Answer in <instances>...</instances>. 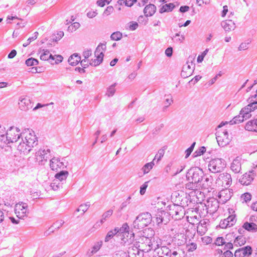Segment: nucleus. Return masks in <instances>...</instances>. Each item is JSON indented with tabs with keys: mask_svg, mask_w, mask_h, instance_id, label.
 I'll return each instance as SVG.
<instances>
[{
	"mask_svg": "<svg viewBox=\"0 0 257 257\" xmlns=\"http://www.w3.org/2000/svg\"><path fill=\"white\" fill-rule=\"evenodd\" d=\"M143 233L144 234L136 241L137 245L140 247L139 249L143 253L148 252L161 244V239L158 236H154L153 230L148 228Z\"/></svg>",
	"mask_w": 257,
	"mask_h": 257,
	"instance_id": "nucleus-1",
	"label": "nucleus"
},
{
	"mask_svg": "<svg viewBox=\"0 0 257 257\" xmlns=\"http://www.w3.org/2000/svg\"><path fill=\"white\" fill-rule=\"evenodd\" d=\"M38 144L37 137L35 133L29 129L22 132V140L17 146V149L20 152L27 154L30 152L32 148Z\"/></svg>",
	"mask_w": 257,
	"mask_h": 257,
	"instance_id": "nucleus-2",
	"label": "nucleus"
},
{
	"mask_svg": "<svg viewBox=\"0 0 257 257\" xmlns=\"http://www.w3.org/2000/svg\"><path fill=\"white\" fill-rule=\"evenodd\" d=\"M169 246H156L154 249L153 257H181L178 253L179 248H171V244H168Z\"/></svg>",
	"mask_w": 257,
	"mask_h": 257,
	"instance_id": "nucleus-3",
	"label": "nucleus"
},
{
	"mask_svg": "<svg viewBox=\"0 0 257 257\" xmlns=\"http://www.w3.org/2000/svg\"><path fill=\"white\" fill-rule=\"evenodd\" d=\"M118 233L122 234L120 244L124 247L128 246L134 240V233L130 232V227L126 223H123L120 228L118 227Z\"/></svg>",
	"mask_w": 257,
	"mask_h": 257,
	"instance_id": "nucleus-4",
	"label": "nucleus"
},
{
	"mask_svg": "<svg viewBox=\"0 0 257 257\" xmlns=\"http://www.w3.org/2000/svg\"><path fill=\"white\" fill-rule=\"evenodd\" d=\"M22 132H21L20 130L17 127L11 126L7 130L6 135V139L8 140L5 141V145H8L11 147V144L17 143L20 138H22Z\"/></svg>",
	"mask_w": 257,
	"mask_h": 257,
	"instance_id": "nucleus-5",
	"label": "nucleus"
},
{
	"mask_svg": "<svg viewBox=\"0 0 257 257\" xmlns=\"http://www.w3.org/2000/svg\"><path fill=\"white\" fill-rule=\"evenodd\" d=\"M152 221V215L149 212L139 214L133 222L135 228L141 229L148 226Z\"/></svg>",
	"mask_w": 257,
	"mask_h": 257,
	"instance_id": "nucleus-6",
	"label": "nucleus"
},
{
	"mask_svg": "<svg viewBox=\"0 0 257 257\" xmlns=\"http://www.w3.org/2000/svg\"><path fill=\"white\" fill-rule=\"evenodd\" d=\"M203 176V170L197 167L191 168L186 174V178L188 181H194L197 183L201 182Z\"/></svg>",
	"mask_w": 257,
	"mask_h": 257,
	"instance_id": "nucleus-7",
	"label": "nucleus"
},
{
	"mask_svg": "<svg viewBox=\"0 0 257 257\" xmlns=\"http://www.w3.org/2000/svg\"><path fill=\"white\" fill-rule=\"evenodd\" d=\"M226 167V162L224 160L220 158H215L209 161L208 164L209 170L213 173L220 172Z\"/></svg>",
	"mask_w": 257,
	"mask_h": 257,
	"instance_id": "nucleus-8",
	"label": "nucleus"
},
{
	"mask_svg": "<svg viewBox=\"0 0 257 257\" xmlns=\"http://www.w3.org/2000/svg\"><path fill=\"white\" fill-rule=\"evenodd\" d=\"M167 208V214L171 216L172 218L176 219H180L183 216V209L181 206L173 204L169 205Z\"/></svg>",
	"mask_w": 257,
	"mask_h": 257,
	"instance_id": "nucleus-9",
	"label": "nucleus"
},
{
	"mask_svg": "<svg viewBox=\"0 0 257 257\" xmlns=\"http://www.w3.org/2000/svg\"><path fill=\"white\" fill-rule=\"evenodd\" d=\"M216 138L219 146L223 147L229 144L230 139L228 132L225 130H219L216 133Z\"/></svg>",
	"mask_w": 257,
	"mask_h": 257,
	"instance_id": "nucleus-10",
	"label": "nucleus"
},
{
	"mask_svg": "<svg viewBox=\"0 0 257 257\" xmlns=\"http://www.w3.org/2000/svg\"><path fill=\"white\" fill-rule=\"evenodd\" d=\"M231 183L232 178L230 174L226 172L220 174L216 180L217 185L225 188L229 187Z\"/></svg>",
	"mask_w": 257,
	"mask_h": 257,
	"instance_id": "nucleus-11",
	"label": "nucleus"
},
{
	"mask_svg": "<svg viewBox=\"0 0 257 257\" xmlns=\"http://www.w3.org/2000/svg\"><path fill=\"white\" fill-rule=\"evenodd\" d=\"M64 158L60 159L57 157H53L50 160V167L53 170L57 171L59 169H64L67 167L68 162H64Z\"/></svg>",
	"mask_w": 257,
	"mask_h": 257,
	"instance_id": "nucleus-12",
	"label": "nucleus"
},
{
	"mask_svg": "<svg viewBox=\"0 0 257 257\" xmlns=\"http://www.w3.org/2000/svg\"><path fill=\"white\" fill-rule=\"evenodd\" d=\"M219 201L213 197L209 198L205 204L206 213L213 214L217 211L219 207Z\"/></svg>",
	"mask_w": 257,
	"mask_h": 257,
	"instance_id": "nucleus-13",
	"label": "nucleus"
},
{
	"mask_svg": "<svg viewBox=\"0 0 257 257\" xmlns=\"http://www.w3.org/2000/svg\"><path fill=\"white\" fill-rule=\"evenodd\" d=\"M15 212L19 219H24L27 216V213H28L27 204L23 202L16 204Z\"/></svg>",
	"mask_w": 257,
	"mask_h": 257,
	"instance_id": "nucleus-14",
	"label": "nucleus"
},
{
	"mask_svg": "<svg viewBox=\"0 0 257 257\" xmlns=\"http://www.w3.org/2000/svg\"><path fill=\"white\" fill-rule=\"evenodd\" d=\"M129 244L128 246H125L127 247V253L128 257H143L144 253L141 249H139L138 245H137V243Z\"/></svg>",
	"mask_w": 257,
	"mask_h": 257,
	"instance_id": "nucleus-15",
	"label": "nucleus"
},
{
	"mask_svg": "<svg viewBox=\"0 0 257 257\" xmlns=\"http://www.w3.org/2000/svg\"><path fill=\"white\" fill-rule=\"evenodd\" d=\"M250 103L242 108L240 111V114L243 115V117H245V119H247L251 117L250 112L257 108V101H249Z\"/></svg>",
	"mask_w": 257,
	"mask_h": 257,
	"instance_id": "nucleus-16",
	"label": "nucleus"
},
{
	"mask_svg": "<svg viewBox=\"0 0 257 257\" xmlns=\"http://www.w3.org/2000/svg\"><path fill=\"white\" fill-rule=\"evenodd\" d=\"M232 190L227 188L221 190L218 194V197L220 203L224 204L231 197L233 192Z\"/></svg>",
	"mask_w": 257,
	"mask_h": 257,
	"instance_id": "nucleus-17",
	"label": "nucleus"
},
{
	"mask_svg": "<svg viewBox=\"0 0 257 257\" xmlns=\"http://www.w3.org/2000/svg\"><path fill=\"white\" fill-rule=\"evenodd\" d=\"M252 253V248L250 246H246L236 249L234 252V257H244L249 256Z\"/></svg>",
	"mask_w": 257,
	"mask_h": 257,
	"instance_id": "nucleus-18",
	"label": "nucleus"
},
{
	"mask_svg": "<svg viewBox=\"0 0 257 257\" xmlns=\"http://www.w3.org/2000/svg\"><path fill=\"white\" fill-rule=\"evenodd\" d=\"M19 107L21 110H26L31 108L32 103L28 96H21L19 98Z\"/></svg>",
	"mask_w": 257,
	"mask_h": 257,
	"instance_id": "nucleus-19",
	"label": "nucleus"
},
{
	"mask_svg": "<svg viewBox=\"0 0 257 257\" xmlns=\"http://www.w3.org/2000/svg\"><path fill=\"white\" fill-rule=\"evenodd\" d=\"M254 176V171H250L248 173H245L242 177L239 179V182L244 185H248L253 180Z\"/></svg>",
	"mask_w": 257,
	"mask_h": 257,
	"instance_id": "nucleus-20",
	"label": "nucleus"
},
{
	"mask_svg": "<svg viewBox=\"0 0 257 257\" xmlns=\"http://www.w3.org/2000/svg\"><path fill=\"white\" fill-rule=\"evenodd\" d=\"M221 27L226 32L234 30L236 28L235 23L231 20L223 21L221 23Z\"/></svg>",
	"mask_w": 257,
	"mask_h": 257,
	"instance_id": "nucleus-21",
	"label": "nucleus"
},
{
	"mask_svg": "<svg viewBox=\"0 0 257 257\" xmlns=\"http://www.w3.org/2000/svg\"><path fill=\"white\" fill-rule=\"evenodd\" d=\"M230 169L234 173H240L241 168L240 160L238 157L233 160L231 164Z\"/></svg>",
	"mask_w": 257,
	"mask_h": 257,
	"instance_id": "nucleus-22",
	"label": "nucleus"
},
{
	"mask_svg": "<svg viewBox=\"0 0 257 257\" xmlns=\"http://www.w3.org/2000/svg\"><path fill=\"white\" fill-rule=\"evenodd\" d=\"M246 130L257 133V118L248 121L245 126Z\"/></svg>",
	"mask_w": 257,
	"mask_h": 257,
	"instance_id": "nucleus-23",
	"label": "nucleus"
},
{
	"mask_svg": "<svg viewBox=\"0 0 257 257\" xmlns=\"http://www.w3.org/2000/svg\"><path fill=\"white\" fill-rule=\"evenodd\" d=\"M156 11V7L153 4H149L146 6L144 10V13L146 17L152 16Z\"/></svg>",
	"mask_w": 257,
	"mask_h": 257,
	"instance_id": "nucleus-24",
	"label": "nucleus"
},
{
	"mask_svg": "<svg viewBox=\"0 0 257 257\" xmlns=\"http://www.w3.org/2000/svg\"><path fill=\"white\" fill-rule=\"evenodd\" d=\"M69 173L67 171L62 170L55 174L54 180L63 183V182L65 181Z\"/></svg>",
	"mask_w": 257,
	"mask_h": 257,
	"instance_id": "nucleus-25",
	"label": "nucleus"
},
{
	"mask_svg": "<svg viewBox=\"0 0 257 257\" xmlns=\"http://www.w3.org/2000/svg\"><path fill=\"white\" fill-rule=\"evenodd\" d=\"M167 212L161 210L159 211L156 214V220L158 224L164 222L166 224L168 221L165 219V217L168 216Z\"/></svg>",
	"mask_w": 257,
	"mask_h": 257,
	"instance_id": "nucleus-26",
	"label": "nucleus"
},
{
	"mask_svg": "<svg viewBox=\"0 0 257 257\" xmlns=\"http://www.w3.org/2000/svg\"><path fill=\"white\" fill-rule=\"evenodd\" d=\"M94 55L96 58L94 60L92 59L89 62V65L93 66H96L99 65L102 62L104 54L101 53L100 54H99V55Z\"/></svg>",
	"mask_w": 257,
	"mask_h": 257,
	"instance_id": "nucleus-27",
	"label": "nucleus"
},
{
	"mask_svg": "<svg viewBox=\"0 0 257 257\" xmlns=\"http://www.w3.org/2000/svg\"><path fill=\"white\" fill-rule=\"evenodd\" d=\"M242 227L245 230L250 232H255L257 231V225L253 222H245Z\"/></svg>",
	"mask_w": 257,
	"mask_h": 257,
	"instance_id": "nucleus-28",
	"label": "nucleus"
},
{
	"mask_svg": "<svg viewBox=\"0 0 257 257\" xmlns=\"http://www.w3.org/2000/svg\"><path fill=\"white\" fill-rule=\"evenodd\" d=\"M41 51L42 52L40 56L41 60L43 61H46L49 59L55 60L54 56L50 53V51L48 50L43 49L41 50Z\"/></svg>",
	"mask_w": 257,
	"mask_h": 257,
	"instance_id": "nucleus-29",
	"label": "nucleus"
},
{
	"mask_svg": "<svg viewBox=\"0 0 257 257\" xmlns=\"http://www.w3.org/2000/svg\"><path fill=\"white\" fill-rule=\"evenodd\" d=\"M212 180L211 176L204 175L203 179L201 180V182H202V184L203 187L208 188L209 187H210L212 185Z\"/></svg>",
	"mask_w": 257,
	"mask_h": 257,
	"instance_id": "nucleus-30",
	"label": "nucleus"
},
{
	"mask_svg": "<svg viewBox=\"0 0 257 257\" xmlns=\"http://www.w3.org/2000/svg\"><path fill=\"white\" fill-rule=\"evenodd\" d=\"M81 60V57L77 54L72 55L68 59V62L72 66L76 65Z\"/></svg>",
	"mask_w": 257,
	"mask_h": 257,
	"instance_id": "nucleus-31",
	"label": "nucleus"
},
{
	"mask_svg": "<svg viewBox=\"0 0 257 257\" xmlns=\"http://www.w3.org/2000/svg\"><path fill=\"white\" fill-rule=\"evenodd\" d=\"M207 231L206 222L205 221H200L198 226H197V232L201 235L205 234Z\"/></svg>",
	"mask_w": 257,
	"mask_h": 257,
	"instance_id": "nucleus-32",
	"label": "nucleus"
},
{
	"mask_svg": "<svg viewBox=\"0 0 257 257\" xmlns=\"http://www.w3.org/2000/svg\"><path fill=\"white\" fill-rule=\"evenodd\" d=\"M7 131L5 130V128L3 126H0V142L1 146L4 147L5 145V141H7Z\"/></svg>",
	"mask_w": 257,
	"mask_h": 257,
	"instance_id": "nucleus-33",
	"label": "nucleus"
},
{
	"mask_svg": "<svg viewBox=\"0 0 257 257\" xmlns=\"http://www.w3.org/2000/svg\"><path fill=\"white\" fill-rule=\"evenodd\" d=\"M174 8L175 6L172 3L165 4L160 9L159 12L162 14L165 12H171Z\"/></svg>",
	"mask_w": 257,
	"mask_h": 257,
	"instance_id": "nucleus-34",
	"label": "nucleus"
},
{
	"mask_svg": "<svg viewBox=\"0 0 257 257\" xmlns=\"http://www.w3.org/2000/svg\"><path fill=\"white\" fill-rule=\"evenodd\" d=\"M113 213V210L112 209H109L108 211L105 212L102 215V218L99 221L100 224L98 225L102 224L107 218L110 217ZM99 222H97L98 223Z\"/></svg>",
	"mask_w": 257,
	"mask_h": 257,
	"instance_id": "nucleus-35",
	"label": "nucleus"
},
{
	"mask_svg": "<svg viewBox=\"0 0 257 257\" xmlns=\"http://www.w3.org/2000/svg\"><path fill=\"white\" fill-rule=\"evenodd\" d=\"M155 165L154 160L150 163L146 164L142 168L143 172V175L148 173Z\"/></svg>",
	"mask_w": 257,
	"mask_h": 257,
	"instance_id": "nucleus-36",
	"label": "nucleus"
},
{
	"mask_svg": "<svg viewBox=\"0 0 257 257\" xmlns=\"http://www.w3.org/2000/svg\"><path fill=\"white\" fill-rule=\"evenodd\" d=\"M117 233H118V227H115L114 229L109 231L105 237V241H109Z\"/></svg>",
	"mask_w": 257,
	"mask_h": 257,
	"instance_id": "nucleus-37",
	"label": "nucleus"
},
{
	"mask_svg": "<svg viewBox=\"0 0 257 257\" xmlns=\"http://www.w3.org/2000/svg\"><path fill=\"white\" fill-rule=\"evenodd\" d=\"M50 152V149H40L36 153V159L37 161L42 162V157H43V154H45V152Z\"/></svg>",
	"mask_w": 257,
	"mask_h": 257,
	"instance_id": "nucleus-38",
	"label": "nucleus"
},
{
	"mask_svg": "<svg viewBox=\"0 0 257 257\" xmlns=\"http://www.w3.org/2000/svg\"><path fill=\"white\" fill-rule=\"evenodd\" d=\"M106 42L100 43L97 46L95 51L94 54L99 55V54H100L101 53L103 54L104 52H105L106 49Z\"/></svg>",
	"mask_w": 257,
	"mask_h": 257,
	"instance_id": "nucleus-39",
	"label": "nucleus"
},
{
	"mask_svg": "<svg viewBox=\"0 0 257 257\" xmlns=\"http://www.w3.org/2000/svg\"><path fill=\"white\" fill-rule=\"evenodd\" d=\"M246 242L245 238L243 236H237L234 241V244L235 246H241L243 245Z\"/></svg>",
	"mask_w": 257,
	"mask_h": 257,
	"instance_id": "nucleus-40",
	"label": "nucleus"
},
{
	"mask_svg": "<svg viewBox=\"0 0 257 257\" xmlns=\"http://www.w3.org/2000/svg\"><path fill=\"white\" fill-rule=\"evenodd\" d=\"M64 223V221L62 220L57 221L53 224L52 226L49 228L48 231H49L51 232H53L54 231L53 228H55V229H59L62 226Z\"/></svg>",
	"mask_w": 257,
	"mask_h": 257,
	"instance_id": "nucleus-41",
	"label": "nucleus"
},
{
	"mask_svg": "<svg viewBox=\"0 0 257 257\" xmlns=\"http://www.w3.org/2000/svg\"><path fill=\"white\" fill-rule=\"evenodd\" d=\"M245 119V117H243L242 114H239L235 116L230 121L231 124L239 123L242 122Z\"/></svg>",
	"mask_w": 257,
	"mask_h": 257,
	"instance_id": "nucleus-42",
	"label": "nucleus"
},
{
	"mask_svg": "<svg viewBox=\"0 0 257 257\" xmlns=\"http://www.w3.org/2000/svg\"><path fill=\"white\" fill-rule=\"evenodd\" d=\"M116 85V83H114L110 86L107 89V92L106 94L108 96L110 97L113 96L115 92V87Z\"/></svg>",
	"mask_w": 257,
	"mask_h": 257,
	"instance_id": "nucleus-43",
	"label": "nucleus"
},
{
	"mask_svg": "<svg viewBox=\"0 0 257 257\" xmlns=\"http://www.w3.org/2000/svg\"><path fill=\"white\" fill-rule=\"evenodd\" d=\"M90 206V204L89 202H87L84 204L80 205L79 207L76 209V211L79 212L82 211V214H83L88 209Z\"/></svg>",
	"mask_w": 257,
	"mask_h": 257,
	"instance_id": "nucleus-44",
	"label": "nucleus"
},
{
	"mask_svg": "<svg viewBox=\"0 0 257 257\" xmlns=\"http://www.w3.org/2000/svg\"><path fill=\"white\" fill-rule=\"evenodd\" d=\"M39 63V61L37 59L34 58H30L26 60L25 62V64L28 66H32L34 65H37Z\"/></svg>",
	"mask_w": 257,
	"mask_h": 257,
	"instance_id": "nucleus-45",
	"label": "nucleus"
},
{
	"mask_svg": "<svg viewBox=\"0 0 257 257\" xmlns=\"http://www.w3.org/2000/svg\"><path fill=\"white\" fill-rule=\"evenodd\" d=\"M198 184V183L194 181H189V182L185 185V187L189 190H195L197 189Z\"/></svg>",
	"mask_w": 257,
	"mask_h": 257,
	"instance_id": "nucleus-46",
	"label": "nucleus"
},
{
	"mask_svg": "<svg viewBox=\"0 0 257 257\" xmlns=\"http://www.w3.org/2000/svg\"><path fill=\"white\" fill-rule=\"evenodd\" d=\"M122 37V33L120 32L113 33L110 36V39L113 41L120 40Z\"/></svg>",
	"mask_w": 257,
	"mask_h": 257,
	"instance_id": "nucleus-47",
	"label": "nucleus"
},
{
	"mask_svg": "<svg viewBox=\"0 0 257 257\" xmlns=\"http://www.w3.org/2000/svg\"><path fill=\"white\" fill-rule=\"evenodd\" d=\"M251 42L250 40H248L247 42L241 43L238 48V51H243L248 48V45Z\"/></svg>",
	"mask_w": 257,
	"mask_h": 257,
	"instance_id": "nucleus-48",
	"label": "nucleus"
},
{
	"mask_svg": "<svg viewBox=\"0 0 257 257\" xmlns=\"http://www.w3.org/2000/svg\"><path fill=\"white\" fill-rule=\"evenodd\" d=\"M165 149H161L158 151V153L156 155L154 159H153L154 161L156 159H157V161H159L160 160H161V158L163 157L165 154Z\"/></svg>",
	"mask_w": 257,
	"mask_h": 257,
	"instance_id": "nucleus-49",
	"label": "nucleus"
},
{
	"mask_svg": "<svg viewBox=\"0 0 257 257\" xmlns=\"http://www.w3.org/2000/svg\"><path fill=\"white\" fill-rule=\"evenodd\" d=\"M63 183H62L61 184H60L59 183H58V181L54 180L53 182L51 183L50 187L53 190L56 191L59 189L60 187H62V184Z\"/></svg>",
	"mask_w": 257,
	"mask_h": 257,
	"instance_id": "nucleus-50",
	"label": "nucleus"
},
{
	"mask_svg": "<svg viewBox=\"0 0 257 257\" xmlns=\"http://www.w3.org/2000/svg\"><path fill=\"white\" fill-rule=\"evenodd\" d=\"M206 151V148L205 147H201L196 150L193 154L194 157H196L197 156H201Z\"/></svg>",
	"mask_w": 257,
	"mask_h": 257,
	"instance_id": "nucleus-51",
	"label": "nucleus"
},
{
	"mask_svg": "<svg viewBox=\"0 0 257 257\" xmlns=\"http://www.w3.org/2000/svg\"><path fill=\"white\" fill-rule=\"evenodd\" d=\"M38 36V33L37 32H35L34 33V36H32V37H30L28 40H27V42L26 43H25L23 44V46L24 47H27L28 45H29L30 44V43L37 39V37Z\"/></svg>",
	"mask_w": 257,
	"mask_h": 257,
	"instance_id": "nucleus-52",
	"label": "nucleus"
},
{
	"mask_svg": "<svg viewBox=\"0 0 257 257\" xmlns=\"http://www.w3.org/2000/svg\"><path fill=\"white\" fill-rule=\"evenodd\" d=\"M64 36V33L63 31L58 32L57 35H54L52 36V39L53 41L57 42L60 40Z\"/></svg>",
	"mask_w": 257,
	"mask_h": 257,
	"instance_id": "nucleus-53",
	"label": "nucleus"
},
{
	"mask_svg": "<svg viewBox=\"0 0 257 257\" xmlns=\"http://www.w3.org/2000/svg\"><path fill=\"white\" fill-rule=\"evenodd\" d=\"M226 220L228 221V223L230 224V226H233L236 222V219L235 215H229Z\"/></svg>",
	"mask_w": 257,
	"mask_h": 257,
	"instance_id": "nucleus-54",
	"label": "nucleus"
},
{
	"mask_svg": "<svg viewBox=\"0 0 257 257\" xmlns=\"http://www.w3.org/2000/svg\"><path fill=\"white\" fill-rule=\"evenodd\" d=\"M149 181L145 182L140 187V194L143 195H144L146 191V189L148 186Z\"/></svg>",
	"mask_w": 257,
	"mask_h": 257,
	"instance_id": "nucleus-55",
	"label": "nucleus"
},
{
	"mask_svg": "<svg viewBox=\"0 0 257 257\" xmlns=\"http://www.w3.org/2000/svg\"><path fill=\"white\" fill-rule=\"evenodd\" d=\"M219 226L222 228H226L230 226V224L228 223V221L224 219L223 220H221L219 223Z\"/></svg>",
	"mask_w": 257,
	"mask_h": 257,
	"instance_id": "nucleus-56",
	"label": "nucleus"
},
{
	"mask_svg": "<svg viewBox=\"0 0 257 257\" xmlns=\"http://www.w3.org/2000/svg\"><path fill=\"white\" fill-rule=\"evenodd\" d=\"M215 243L219 246L223 245L225 243V239L222 237H218L216 239Z\"/></svg>",
	"mask_w": 257,
	"mask_h": 257,
	"instance_id": "nucleus-57",
	"label": "nucleus"
},
{
	"mask_svg": "<svg viewBox=\"0 0 257 257\" xmlns=\"http://www.w3.org/2000/svg\"><path fill=\"white\" fill-rule=\"evenodd\" d=\"M187 250L189 252L193 251L197 248V245L195 243H191L187 245Z\"/></svg>",
	"mask_w": 257,
	"mask_h": 257,
	"instance_id": "nucleus-58",
	"label": "nucleus"
},
{
	"mask_svg": "<svg viewBox=\"0 0 257 257\" xmlns=\"http://www.w3.org/2000/svg\"><path fill=\"white\" fill-rule=\"evenodd\" d=\"M208 49H206L201 55H199L197 57V62L201 63L203 60L205 56L207 54Z\"/></svg>",
	"mask_w": 257,
	"mask_h": 257,
	"instance_id": "nucleus-59",
	"label": "nucleus"
},
{
	"mask_svg": "<svg viewBox=\"0 0 257 257\" xmlns=\"http://www.w3.org/2000/svg\"><path fill=\"white\" fill-rule=\"evenodd\" d=\"M241 198L244 200L245 202H247L251 200V195L249 193H245L241 196Z\"/></svg>",
	"mask_w": 257,
	"mask_h": 257,
	"instance_id": "nucleus-60",
	"label": "nucleus"
},
{
	"mask_svg": "<svg viewBox=\"0 0 257 257\" xmlns=\"http://www.w3.org/2000/svg\"><path fill=\"white\" fill-rule=\"evenodd\" d=\"M139 26L138 24L136 22H131L129 24V29L130 30L134 31L136 30Z\"/></svg>",
	"mask_w": 257,
	"mask_h": 257,
	"instance_id": "nucleus-61",
	"label": "nucleus"
},
{
	"mask_svg": "<svg viewBox=\"0 0 257 257\" xmlns=\"http://www.w3.org/2000/svg\"><path fill=\"white\" fill-rule=\"evenodd\" d=\"M80 26V25L79 23L75 22V23H73L71 26H69L68 28L69 30H71L72 31H73V30L75 31L76 29H77L78 28H79Z\"/></svg>",
	"mask_w": 257,
	"mask_h": 257,
	"instance_id": "nucleus-62",
	"label": "nucleus"
},
{
	"mask_svg": "<svg viewBox=\"0 0 257 257\" xmlns=\"http://www.w3.org/2000/svg\"><path fill=\"white\" fill-rule=\"evenodd\" d=\"M101 245V244H99V243H98L96 244H95L92 247L91 252L92 253L96 252L100 249Z\"/></svg>",
	"mask_w": 257,
	"mask_h": 257,
	"instance_id": "nucleus-63",
	"label": "nucleus"
},
{
	"mask_svg": "<svg viewBox=\"0 0 257 257\" xmlns=\"http://www.w3.org/2000/svg\"><path fill=\"white\" fill-rule=\"evenodd\" d=\"M234 255L229 250H226L225 251L222 257H233Z\"/></svg>",
	"mask_w": 257,
	"mask_h": 257,
	"instance_id": "nucleus-64",
	"label": "nucleus"
}]
</instances>
